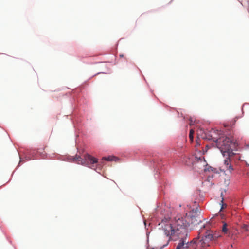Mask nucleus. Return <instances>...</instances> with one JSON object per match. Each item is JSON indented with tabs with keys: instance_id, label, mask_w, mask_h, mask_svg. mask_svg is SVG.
I'll list each match as a JSON object with an SVG mask.
<instances>
[{
	"instance_id": "9",
	"label": "nucleus",
	"mask_w": 249,
	"mask_h": 249,
	"mask_svg": "<svg viewBox=\"0 0 249 249\" xmlns=\"http://www.w3.org/2000/svg\"><path fill=\"white\" fill-rule=\"evenodd\" d=\"M227 157L224 160V166L226 171H228L230 173H231L234 169L233 166L231 165V160L230 157L227 156Z\"/></svg>"
},
{
	"instance_id": "13",
	"label": "nucleus",
	"mask_w": 249,
	"mask_h": 249,
	"mask_svg": "<svg viewBox=\"0 0 249 249\" xmlns=\"http://www.w3.org/2000/svg\"><path fill=\"white\" fill-rule=\"evenodd\" d=\"M223 200H224V198L222 197V200H221L222 205H221V210L222 209H223L227 207V205L226 204H224L223 203Z\"/></svg>"
},
{
	"instance_id": "16",
	"label": "nucleus",
	"mask_w": 249,
	"mask_h": 249,
	"mask_svg": "<svg viewBox=\"0 0 249 249\" xmlns=\"http://www.w3.org/2000/svg\"><path fill=\"white\" fill-rule=\"evenodd\" d=\"M204 171L206 170V168H205L204 169Z\"/></svg>"
},
{
	"instance_id": "15",
	"label": "nucleus",
	"mask_w": 249,
	"mask_h": 249,
	"mask_svg": "<svg viewBox=\"0 0 249 249\" xmlns=\"http://www.w3.org/2000/svg\"><path fill=\"white\" fill-rule=\"evenodd\" d=\"M120 57H123V55H120Z\"/></svg>"
},
{
	"instance_id": "4",
	"label": "nucleus",
	"mask_w": 249,
	"mask_h": 249,
	"mask_svg": "<svg viewBox=\"0 0 249 249\" xmlns=\"http://www.w3.org/2000/svg\"><path fill=\"white\" fill-rule=\"evenodd\" d=\"M159 229H161L167 237H170L172 240H178L177 237V233L174 227L172 221L170 219H163L161 223L159 224Z\"/></svg>"
},
{
	"instance_id": "12",
	"label": "nucleus",
	"mask_w": 249,
	"mask_h": 249,
	"mask_svg": "<svg viewBox=\"0 0 249 249\" xmlns=\"http://www.w3.org/2000/svg\"><path fill=\"white\" fill-rule=\"evenodd\" d=\"M194 131L193 129H191L190 130L189 132V138L191 140V141H193V134H194Z\"/></svg>"
},
{
	"instance_id": "8",
	"label": "nucleus",
	"mask_w": 249,
	"mask_h": 249,
	"mask_svg": "<svg viewBox=\"0 0 249 249\" xmlns=\"http://www.w3.org/2000/svg\"><path fill=\"white\" fill-rule=\"evenodd\" d=\"M207 165L206 161L203 156L198 157L196 156L195 157V160L192 162V166L195 169H202V168L205 167Z\"/></svg>"
},
{
	"instance_id": "2",
	"label": "nucleus",
	"mask_w": 249,
	"mask_h": 249,
	"mask_svg": "<svg viewBox=\"0 0 249 249\" xmlns=\"http://www.w3.org/2000/svg\"><path fill=\"white\" fill-rule=\"evenodd\" d=\"M211 139L215 142L217 148L224 156L231 157L235 154L233 148L235 147L236 143L233 137L222 136L218 139L213 137Z\"/></svg>"
},
{
	"instance_id": "17",
	"label": "nucleus",
	"mask_w": 249,
	"mask_h": 249,
	"mask_svg": "<svg viewBox=\"0 0 249 249\" xmlns=\"http://www.w3.org/2000/svg\"><path fill=\"white\" fill-rule=\"evenodd\" d=\"M248 175L249 176V171L248 172Z\"/></svg>"
},
{
	"instance_id": "1",
	"label": "nucleus",
	"mask_w": 249,
	"mask_h": 249,
	"mask_svg": "<svg viewBox=\"0 0 249 249\" xmlns=\"http://www.w3.org/2000/svg\"><path fill=\"white\" fill-rule=\"evenodd\" d=\"M213 220H211L208 224L203 225L199 230L198 237L196 238L199 249L210 246L211 242L218 237L217 235L213 233V231L208 230Z\"/></svg>"
},
{
	"instance_id": "3",
	"label": "nucleus",
	"mask_w": 249,
	"mask_h": 249,
	"mask_svg": "<svg viewBox=\"0 0 249 249\" xmlns=\"http://www.w3.org/2000/svg\"><path fill=\"white\" fill-rule=\"evenodd\" d=\"M172 223L176 231H178L177 232V237L179 241L187 238L188 233L186 228L188 227V223L185 220V216L184 218L175 219Z\"/></svg>"
},
{
	"instance_id": "6",
	"label": "nucleus",
	"mask_w": 249,
	"mask_h": 249,
	"mask_svg": "<svg viewBox=\"0 0 249 249\" xmlns=\"http://www.w3.org/2000/svg\"><path fill=\"white\" fill-rule=\"evenodd\" d=\"M198 209L196 208L195 209H193L189 213L186 214L185 216V220L188 223V226L190 225H195L199 223L201 221L200 217L198 213Z\"/></svg>"
},
{
	"instance_id": "5",
	"label": "nucleus",
	"mask_w": 249,
	"mask_h": 249,
	"mask_svg": "<svg viewBox=\"0 0 249 249\" xmlns=\"http://www.w3.org/2000/svg\"><path fill=\"white\" fill-rule=\"evenodd\" d=\"M74 160L77 161L78 164L89 166L91 168H93L94 164L98 162V159L89 154H86L84 156V159H83L79 156H76L74 158Z\"/></svg>"
},
{
	"instance_id": "11",
	"label": "nucleus",
	"mask_w": 249,
	"mask_h": 249,
	"mask_svg": "<svg viewBox=\"0 0 249 249\" xmlns=\"http://www.w3.org/2000/svg\"><path fill=\"white\" fill-rule=\"evenodd\" d=\"M116 159V157L114 156H108L107 157H103L102 160H106L107 161H113L114 160Z\"/></svg>"
},
{
	"instance_id": "14",
	"label": "nucleus",
	"mask_w": 249,
	"mask_h": 249,
	"mask_svg": "<svg viewBox=\"0 0 249 249\" xmlns=\"http://www.w3.org/2000/svg\"><path fill=\"white\" fill-rule=\"evenodd\" d=\"M244 227L245 228H246L247 226H246V225H244ZM246 230H247V229H246Z\"/></svg>"
},
{
	"instance_id": "7",
	"label": "nucleus",
	"mask_w": 249,
	"mask_h": 249,
	"mask_svg": "<svg viewBox=\"0 0 249 249\" xmlns=\"http://www.w3.org/2000/svg\"><path fill=\"white\" fill-rule=\"evenodd\" d=\"M176 249H199V245L197 244V239L194 238L189 241L187 238L179 240Z\"/></svg>"
},
{
	"instance_id": "10",
	"label": "nucleus",
	"mask_w": 249,
	"mask_h": 249,
	"mask_svg": "<svg viewBox=\"0 0 249 249\" xmlns=\"http://www.w3.org/2000/svg\"><path fill=\"white\" fill-rule=\"evenodd\" d=\"M227 224L225 222H223V225L222 227V231L224 234H228L229 233L228 228H227Z\"/></svg>"
}]
</instances>
